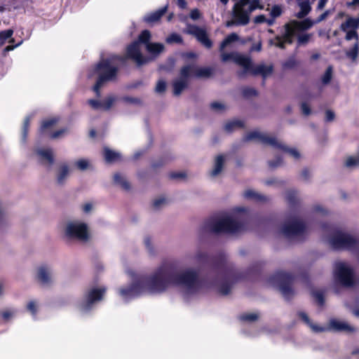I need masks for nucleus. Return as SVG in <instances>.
Instances as JSON below:
<instances>
[{
  "label": "nucleus",
  "instance_id": "473e14b6",
  "mask_svg": "<svg viewBox=\"0 0 359 359\" xmlns=\"http://www.w3.org/2000/svg\"><path fill=\"white\" fill-rule=\"evenodd\" d=\"M286 201L291 208H295L299 205L297 192L294 190H289L286 193Z\"/></svg>",
  "mask_w": 359,
  "mask_h": 359
},
{
  "label": "nucleus",
  "instance_id": "6e6552de",
  "mask_svg": "<svg viewBox=\"0 0 359 359\" xmlns=\"http://www.w3.org/2000/svg\"><path fill=\"white\" fill-rule=\"evenodd\" d=\"M243 141L245 142L250 141L259 142L264 145H270L273 148L287 152L296 159H298L300 157V154L297 149L289 148L279 142L276 137L267 136L257 130H253L248 133L243 137Z\"/></svg>",
  "mask_w": 359,
  "mask_h": 359
},
{
  "label": "nucleus",
  "instance_id": "8fccbe9b",
  "mask_svg": "<svg viewBox=\"0 0 359 359\" xmlns=\"http://www.w3.org/2000/svg\"><path fill=\"white\" fill-rule=\"evenodd\" d=\"M297 65V62L294 58H290L283 63V68L284 69H292Z\"/></svg>",
  "mask_w": 359,
  "mask_h": 359
},
{
  "label": "nucleus",
  "instance_id": "9b49d317",
  "mask_svg": "<svg viewBox=\"0 0 359 359\" xmlns=\"http://www.w3.org/2000/svg\"><path fill=\"white\" fill-rule=\"evenodd\" d=\"M334 278L337 282L345 287L353 286L355 283L353 270L344 263L337 264L334 270Z\"/></svg>",
  "mask_w": 359,
  "mask_h": 359
},
{
  "label": "nucleus",
  "instance_id": "e2e57ef3",
  "mask_svg": "<svg viewBox=\"0 0 359 359\" xmlns=\"http://www.w3.org/2000/svg\"><path fill=\"white\" fill-rule=\"evenodd\" d=\"M301 109L302 114L305 116H309L311 113V109L310 106L306 102H302L301 104Z\"/></svg>",
  "mask_w": 359,
  "mask_h": 359
},
{
  "label": "nucleus",
  "instance_id": "1a4fd4ad",
  "mask_svg": "<svg viewBox=\"0 0 359 359\" xmlns=\"http://www.w3.org/2000/svg\"><path fill=\"white\" fill-rule=\"evenodd\" d=\"M330 242L336 250H354L359 245V240L352 236L337 231L331 236Z\"/></svg>",
  "mask_w": 359,
  "mask_h": 359
},
{
  "label": "nucleus",
  "instance_id": "a18cd8bd",
  "mask_svg": "<svg viewBox=\"0 0 359 359\" xmlns=\"http://www.w3.org/2000/svg\"><path fill=\"white\" fill-rule=\"evenodd\" d=\"M297 315L299 317V318L305 323L307 325H309V327H312L313 330H320V328L316 327L315 325H313L312 324V322L311 320H310L309 317L308 316V315L304 312V311H299L297 313Z\"/></svg>",
  "mask_w": 359,
  "mask_h": 359
},
{
  "label": "nucleus",
  "instance_id": "4468645a",
  "mask_svg": "<svg viewBox=\"0 0 359 359\" xmlns=\"http://www.w3.org/2000/svg\"><path fill=\"white\" fill-rule=\"evenodd\" d=\"M191 67L182 66L180 70L179 79L172 82L173 94L175 96L180 95L182 91L188 88Z\"/></svg>",
  "mask_w": 359,
  "mask_h": 359
},
{
  "label": "nucleus",
  "instance_id": "4be33fe9",
  "mask_svg": "<svg viewBox=\"0 0 359 359\" xmlns=\"http://www.w3.org/2000/svg\"><path fill=\"white\" fill-rule=\"evenodd\" d=\"M191 67L189 77L209 78L212 74V69L210 67H198L195 65H187Z\"/></svg>",
  "mask_w": 359,
  "mask_h": 359
},
{
  "label": "nucleus",
  "instance_id": "aec40b11",
  "mask_svg": "<svg viewBox=\"0 0 359 359\" xmlns=\"http://www.w3.org/2000/svg\"><path fill=\"white\" fill-rule=\"evenodd\" d=\"M189 33L194 35L205 47L210 48L212 46V42L205 29L198 26H193Z\"/></svg>",
  "mask_w": 359,
  "mask_h": 359
},
{
  "label": "nucleus",
  "instance_id": "37998d69",
  "mask_svg": "<svg viewBox=\"0 0 359 359\" xmlns=\"http://www.w3.org/2000/svg\"><path fill=\"white\" fill-rule=\"evenodd\" d=\"M332 72H333L332 67L329 66L326 69L325 73L323 74V75L321 77V82L323 85H325V86L328 85L331 82L332 79Z\"/></svg>",
  "mask_w": 359,
  "mask_h": 359
},
{
  "label": "nucleus",
  "instance_id": "2eb2a0df",
  "mask_svg": "<svg viewBox=\"0 0 359 359\" xmlns=\"http://www.w3.org/2000/svg\"><path fill=\"white\" fill-rule=\"evenodd\" d=\"M305 230L306 225L302 221L293 219L292 221L287 222L283 224L281 229V232L287 238H291L303 234Z\"/></svg>",
  "mask_w": 359,
  "mask_h": 359
},
{
  "label": "nucleus",
  "instance_id": "412c9836",
  "mask_svg": "<svg viewBox=\"0 0 359 359\" xmlns=\"http://www.w3.org/2000/svg\"><path fill=\"white\" fill-rule=\"evenodd\" d=\"M235 62L244 69L243 71L238 72L237 74L239 78L243 77L248 72H251L253 65L250 57L237 53L235 57Z\"/></svg>",
  "mask_w": 359,
  "mask_h": 359
},
{
  "label": "nucleus",
  "instance_id": "79ce46f5",
  "mask_svg": "<svg viewBox=\"0 0 359 359\" xmlns=\"http://www.w3.org/2000/svg\"><path fill=\"white\" fill-rule=\"evenodd\" d=\"M359 53V44L358 42H355L353 46L350 48L348 51H346V56L350 58L351 60L355 61Z\"/></svg>",
  "mask_w": 359,
  "mask_h": 359
},
{
  "label": "nucleus",
  "instance_id": "c03bdc74",
  "mask_svg": "<svg viewBox=\"0 0 359 359\" xmlns=\"http://www.w3.org/2000/svg\"><path fill=\"white\" fill-rule=\"evenodd\" d=\"M259 318V315L254 313H245L239 316V319L243 322H255Z\"/></svg>",
  "mask_w": 359,
  "mask_h": 359
},
{
  "label": "nucleus",
  "instance_id": "f03ea898",
  "mask_svg": "<svg viewBox=\"0 0 359 359\" xmlns=\"http://www.w3.org/2000/svg\"><path fill=\"white\" fill-rule=\"evenodd\" d=\"M158 283L156 289L165 292L170 285H182L191 292H196L200 286L198 273L192 269L182 273L176 262H165L156 269Z\"/></svg>",
  "mask_w": 359,
  "mask_h": 359
},
{
  "label": "nucleus",
  "instance_id": "4c0bfd02",
  "mask_svg": "<svg viewBox=\"0 0 359 359\" xmlns=\"http://www.w3.org/2000/svg\"><path fill=\"white\" fill-rule=\"evenodd\" d=\"M238 40V36L236 33L229 34L220 43L219 50L222 52L223 50L229 45L231 43Z\"/></svg>",
  "mask_w": 359,
  "mask_h": 359
},
{
  "label": "nucleus",
  "instance_id": "6e6d98bb",
  "mask_svg": "<svg viewBox=\"0 0 359 359\" xmlns=\"http://www.w3.org/2000/svg\"><path fill=\"white\" fill-rule=\"evenodd\" d=\"M187 175L184 172H171L169 173V178L171 180L185 179Z\"/></svg>",
  "mask_w": 359,
  "mask_h": 359
},
{
  "label": "nucleus",
  "instance_id": "4d7b16f0",
  "mask_svg": "<svg viewBox=\"0 0 359 359\" xmlns=\"http://www.w3.org/2000/svg\"><path fill=\"white\" fill-rule=\"evenodd\" d=\"M23 41L21 40L20 41H19L18 43L16 44H11V45H8L7 46H6L4 49H3V52H2V55L4 56H6L7 53L9 52V51H11V50H13L15 48L18 47L19 46H20L22 43Z\"/></svg>",
  "mask_w": 359,
  "mask_h": 359
},
{
  "label": "nucleus",
  "instance_id": "bf43d9fd",
  "mask_svg": "<svg viewBox=\"0 0 359 359\" xmlns=\"http://www.w3.org/2000/svg\"><path fill=\"white\" fill-rule=\"evenodd\" d=\"M166 90V83L163 80L158 81L156 86V92L158 93H164Z\"/></svg>",
  "mask_w": 359,
  "mask_h": 359
},
{
  "label": "nucleus",
  "instance_id": "2f4dec72",
  "mask_svg": "<svg viewBox=\"0 0 359 359\" xmlns=\"http://www.w3.org/2000/svg\"><path fill=\"white\" fill-rule=\"evenodd\" d=\"M311 295L313 297L315 303L318 306H323L325 302V295L323 292L318 290H312L311 291Z\"/></svg>",
  "mask_w": 359,
  "mask_h": 359
},
{
  "label": "nucleus",
  "instance_id": "a211bd4d",
  "mask_svg": "<svg viewBox=\"0 0 359 359\" xmlns=\"http://www.w3.org/2000/svg\"><path fill=\"white\" fill-rule=\"evenodd\" d=\"M60 118L54 116L45 118L41 121L40 127L38 129V135L40 138L48 137L50 139L53 130L55 125L59 122Z\"/></svg>",
  "mask_w": 359,
  "mask_h": 359
},
{
  "label": "nucleus",
  "instance_id": "13d9d810",
  "mask_svg": "<svg viewBox=\"0 0 359 359\" xmlns=\"http://www.w3.org/2000/svg\"><path fill=\"white\" fill-rule=\"evenodd\" d=\"M236 55H237V53H223L221 55L222 60L223 62H227L229 60H233V62H235V57H236Z\"/></svg>",
  "mask_w": 359,
  "mask_h": 359
},
{
  "label": "nucleus",
  "instance_id": "0eeeda50",
  "mask_svg": "<svg viewBox=\"0 0 359 359\" xmlns=\"http://www.w3.org/2000/svg\"><path fill=\"white\" fill-rule=\"evenodd\" d=\"M294 278V276L291 273L278 271L269 277V282L277 287L285 300L290 301L294 295L292 287Z\"/></svg>",
  "mask_w": 359,
  "mask_h": 359
},
{
  "label": "nucleus",
  "instance_id": "a19ab883",
  "mask_svg": "<svg viewBox=\"0 0 359 359\" xmlns=\"http://www.w3.org/2000/svg\"><path fill=\"white\" fill-rule=\"evenodd\" d=\"M172 158L168 156H163L151 163V167L154 170L163 167L167 162Z\"/></svg>",
  "mask_w": 359,
  "mask_h": 359
},
{
  "label": "nucleus",
  "instance_id": "774afa93",
  "mask_svg": "<svg viewBox=\"0 0 359 359\" xmlns=\"http://www.w3.org/2000/svg\"><path fill=\"white\" fill-rule=\"evenodd\" d=\"M335 118V114L334 111L332 110L327 109L325 111V121L326 122H331Z\"/></svg>",
  "mask_w": 359,
  "mask_h": 359
},
{
  "label": "nucleus",
  "instance_id": "c756f323",
  "mask_svg": "<svg viewBox=\"0 0 359 359\" xmlns=\"http://www.w3.org/2000/svg\"><path fill=\"white\" fill-rule=\"evenodd\" d=\"M224 157L222 155H218L216 157L215 163V168L211 172V176L215 177L217 175H219L224 167Z\"/></svg>",
  "mask_w": 359,
  "mask_h": 359
},
{
  "label": "nucleus",
  "instance_id": "f3484780",
  "mask_svg": "<svg viewBox=\"0 0 359 359\" xmlns=\"http://www.w3.org/2000/svg\"><path fill=\"white\" fill-rule=\"evenodd\" d=\"M236 6L248 18L257 9L263 10L264 8L262 0H239L236 3Z\"/></svg>",
  "mask_w": 359,
  "mask_h": 359
},
{
  "label": "nucleus",
  "instance_id": "dca6fc26",
  "mask_svg": "<svg viewBox=\"0 0 359 359\" xmlns=\"http://www.w3.org/2000/svg\"><path fill=\"white\" fill-rule=\"evenodd\" d=\"M359 27V18H355L349 17L346 20L341 23L340 29L341 31L346 32L345 39L351 41L353 39L358 42L359 39L358 34L356 29Z\"/></svg>",
  "mask_w": 359,
  "mask_h": 359
},
{
  "label": "nucleus",
  "instance_id": "c85d7f7f",
  "mask_svg": "<svg viewBox=\"0 0 359 359\" xmlns=\"http://www.w3.org/2000/svg\"><path fill=\"white\" fill-rule=\"evenodd\" d=\"M13 34V30L12 29H8L0 32V46H3L7 40L8 43H13L15 39L12 38Z\"/></svg>",
  "mask_w": 359,
  "mask_h": 359
},
{
  "label": "nucleus",
  "instance_id": "e433bc0d",
  "mask_svg": "<svg viewBox=\"0 0 359 359\" xmlns=\"http://www.w3.org/2000/svg\"><path fill=\"white\" fill-rule=\"evenodd\" d=\"M69 175V167L67 165L64 164L60 167V172L57 177V182L59 184H63L65 179Z\"/></svg>",
  "mask_w": 359,
  "mask_h": 359
},
{
  "label": "nucleus",
  "instance_id": "680f3d73",
  "mask_svg": "<svg viewBox=\"0 0 359 359\" xmlns=\"http://www.w3.org/2000/svg\"><path fill=\"white\" fill-rule=\"evenodd\" d=\"M67 132V128H62L55 131H53V133L51 134L50 139L55 140L60 137L63 134H65Z\"/></svg>",
  "mask_w": 359,
  "mask_h": 359
},
{
  "label": "nucleus",
  "instance_id": "20e7f679",
  "mask_svg": "<svg viewBox=\"0 0 359 359\" xmlns=\"http://www.w3.org/2000/svg\"><path fill=\"white\" fill-rule=\"evenodd\" d=\"M116 60L114 55L111 57L102 58L94 67V73L97 75V81L93 86V91L97 96L100 95V88L108 82L116 79L118 68L112 65V61Z\"/></svg>",
  "mask_w": 359,
  "mask_h": 359
},
{
  "label": "nucleus",
  "instance_id": "49530a36",
  "mask_svg": "<svg viewBox=\"0 0 359 359\" xmlns=\"http://www.w3.org/2000/svg\"><path fill=\"white\" fill-rule=\"evenodd\" d=\"M165 41L168 43H176L181 44L183 43V39L179 34L172 33L166 38Z\"/></svg>",
  "mask_w": 359,
  "mask_h": 359
},
{
  "label": "nucleus",
  "instance_id": "7ed1b4c3",
  "mask_svg": "<svg viewBox=\"0 0 359 359\" xmlns=\"http://www.w3.org/2000/svg\"><path fill=\"white\" fill-rule=\"evenodd\" d=\"M156 270L149 276H141L130 285L120 289V294L125 297H135L143 293H161L156 289L158 283Z\"/></svg>",
  "mask_w": 359,
  "mask_h": 359
},
{
  "label": "nucleus",
  "instance_id": "338daca9",
  "mask_svg": "<svg viewBox=\"0 0 359 359\" xmlns=\"http://www.w3.org/2000/svg\"><path fill=\"white\" fill-rule=\"evenodd\" d=\"M88 104L95 109H102V101L89 100Z\"/></svg>",
  "mask_w": 359,
  "mask_h": 359
},
{
  "label": "nucleus",
  "instance_id": "de8ad7c7",
  "mask_svg": "<svg viewBox=\"0 0 359 359\" xmlns=\"http://www.w3.org/2000/svg\"><path fill=\"white\" fill-rule=\"evenodd\" d=\"M29 126H30V117L27 116L23 121V125H22V139L24 141H25L27 139Z\"/></svg>",
  "mask_w": 359,
  "mask_h": 359
},
{
  "label": "nucleus",
  "instance_id": "3c124183",
  "mask_svg": "<svg viewBox=\"0 0 359 359\" xmlns=\"http://www.w3.org/2000/svg\"><path fill=\"white\" fill-rule=\"evenodd\" d=\"M311 36V34H303L298 35V36H297L298 45L299 46L306 45L309 41Z\"/></svg>",
  "mask_w": 359,
  "mask_h": 359
},
{
  "label": "nucleus",
  "instance_id": "052dcab7",
  "mask_svg": "<svg viewBox=\"0 0 359 359\" xmlns=\"http://www.w3.org/2000/svg\"><path fill=\"white\" fill-rule=\"evenodd\" d=\"M76 165L79 170H84L88 167V162L86 160L80 159L76 162Z\"/></svg>",
  "mask_w": 359,
  "mask_h": 359
},
{
  "label": "nucleus",
  "instance_id": "6ab92c4d",
  "mask_svg": "<svg viewBox=\"0 0 359 359\" xmlns=\"http://www.w3.org/2000/svg\"><path fill=\"white\" fill-rule=\"evenodd\" d=\"M232 16L233 19L226 22V26L228 27L234 25H246L250 22V18H248L246 14L241 12L239 8L236 7V4L233 7Z\"/></svg>",
  "mask_w": 359,
  "mask_h": 359
},
{
  "label": "nucleus",
  "instance_id": "393cba45",
  "mask_svg": "<svg viewBox=\"0 0 359 359\" xmlns=\"http://www.w3.org/2000/svg\"><path fill=\"white\" fill-rule=\"evenodd\" d=\"M330 327L337 332H345L352 333L355 332V328L348 323L337 320H332L330 323Z\"/></svg>",
  "mask_w": 359,
  "mask_h": 359
},
{
  "label": "nucleus",
  "instance_id": "c9c22d12",
  "mask_svg": "<svg viewBox=\"0 0 359 359\" xmlns=\"http://www.w3.org/2000/svg\"><path fill=\"white\" fill-rule=\"evenodd\" d=\"M244 123L240 120H233L229 122H227L224 126V129L226 131L231 133L235 128H244Z\"/></svg>",
  "mask_w": 359,
  "mask_h": 359
},
{
  "label": "nucleus",
  "instance_id": "09e8293b",
  "mask_svg": "<svg viewBox=\"0 0 359 359\" xmlns=\"http://www.w3.org/2000/svg\"><path fill=\"white\" fill-rule=\"evenodd\" d=\"M359 165V157L348 156L346 161L345 166L351 168Z\"/></svg>",
  "mask_w": 359,
  "mask_h": 359
},
{
  "label": "nucleus",
  "instance_id": "f257e3e1",
  "mask_svg": "<svg viewBox=\"0 0 359 359\" xmlns=\"http://www.w3.org/2000/svg\"><path fill=\"white\" fill-rule=\"evenodd\" d=\"M195 259L200 264L210 266L224 276L225 281L219 288V292L222 295L229 294L233 284L238 281L256 278L259 276L263 266V263L258 262L254 263L245 271H239L228 261L227 256L223 252L210 256L206 252H198L195 256Z\"/></svg>",
  "mask_w": 359,
  "mask_h": 359
},
{
  "label": "nucleus",
  "instance_id": "5fc2aeb1",
  "mask_svg": "<svg viewBox=\"0 0 359 359\" xmlns=\"http://www.w3.org/2000/svg\"><path fill=\"white\" fill-rule=\"evenodd\" d=\"M283 13L282 8L279 5H274L271 11V16L275 19L281 15Z\"/></svg>",
  "mask_w": 359,
  "mask_h": 359
},
{
  "label": "nucleus",
  "instance_id": "0e129e2a",
  "mask_svg": "<svg viewBox=\"0 0 359 359\" xmlns=\"http://www.w3.org/2000/svg\"><path fill=\"white\" fill-rule=\"evenodd\" d=\"M27 310L31 312V313L35 316L36 315L37 309L36 305L34 301H30L27 304Z\"/></svg>",
  "mask_w": 359,
  "mask_h": 359
},
{
  "label": "nucleus",
  "instance_id": "39448f33",
  "mask_svg": "<svg viewBox=\"0 0 359 359\" xmlns=\"http://www.w3.org/2000/svg\"><path fill=\"white\" fill-rule=\"evenodd\" d=\"M313 25V22L309 19H304L302 21L292 20L284 25L285 32L283 35H277L275 36L274 40L276 41L273 43V40H270V44L273 45L280 49H285L286 44H292L294 41V38L296 36L297 31H304L311 28Z\"/></svg>",
  "mask_w": 359,
  "mask_h": 359
},
{
  "label": "nucleus",
  "instance_id": "cd10ccee",
  "mask_svg": "<svg viewBox=\"0 0 359 359\" xmlns=\"http://www.w3.org/2000/svg\"><path fill=\"white\" fill-rule=\"evenodd\" d=\"M147 50L153 55H158L164 50V45L161 43H149L146 46Z\"/></svg>",
  "mask_w": 359,
  "mask_h": 359
},
{
  "label": "nucleus",
  "instance_id": "69168bd1",
  "mask_svg": "<svg viewBox=\"0 0 359 359\" xmlns=\"http://www.w3.org/2000/svg\"><path fill=\"white\" fill-rule=\"evenodd\" d=\"M210 107L212 110L215 111H222L225 109V106L223 104L219 103L218 102H212L210 104Z\"/></svg>",
  "mask_w": 359,
  "mask_h": 359
},
{
  "label": "nucleus",
  "instance_id": "7c9ffc66",
  "mask_svg": "<svg viewBox=\"0 0 359 359\" xmlns=\"http://www.w3.org/2000/svg\"><path fill=\"white\" fill-rule=\"evenodd\" d=\"M245 198L248 199H252L257 202H265L268 201V198L266 196L262 195L260 194H258L252 190H247L244 193Z\"/></svg>",
  "mask_w": 359,
  "mask_h": 359
},
{
  "label": "nucleus",
  "instance_id": "b1692460",
  "mask_svg": "<svg viewBox=\"0 0 359 359\" xmlns=\"http://www.w3.org/2000/svg\"><path fill=\"white\" fill-rule=\"evenodd\" d=\"M273 72V66L272 65H258L257 66H254L250 72L251 74L254 76L261 75L264 79L263 84H264V79L269 75H271Z\"/></svg>",
  "mask_w": 359,
  "mask_h": 359
},
{
  "label": "nucleus",
  "instance_id": "bb28decb",
  "mask_svg": "<svg viewBox=\"0 0 359 359\" xmlns=\"http://www.w3.org/2000/svg\"><path fill=\"white\" fill-rule=\"evenodd\" d=\"M37 279L43 285H47L50 283V278L48 271V269L45 266H41L38 269Z\"/></svg>",
  "mask_w": 359,
  "mask_h": 359
},
{
  "label": "nucleus",
  "instance_id": "9d476101",
  "mask_svg": "<svg viewBox=\"0 0 359 359\" xmlns=\"http://www.w3.org/2000/svg\"><path fill=\"white\" fill-rule=\"evenodd\" d=\"M114 58L120 62H125L126 59H130L135 62L137 66L141 67L149 62V58L144 57L140 50L139 42H132L126 48L125 57L114 55Z\"/></svg>",
  "mask_w": 359,
  "mask_h": 359
},
{
  "label": "nucleus",
  "instance_id": "a878e982",
  "mask_svg": "<svg viewBox=\"0 0 359 359\" xmlns=\"http://www.w3.org/2000/svg\"><path fill=\"white\" fill-rule=\"evenodd\" d=\"M103 156L104 161L107 163H113L121 159V156L118 152L113 151L107 147L103 149Z\"/></svg>",
  "mask_w": 359,
  "mask_h": 359
},
{
  "label": "nucleus",
  "instance_id": "ddd939ff",
  "mask_svg": "<svg viewBox=\"0 0 359 359\" xmlns=\"http://www.w3.org/2000/svg\"><path fill=\"white\" fill-rule=\"evenodd\" d=\"M66 235L70 238L86 241L89 238L88 226L85 223H69L66 228Z\"/></svg>",
  "mask_w": 359,
  "mask_h": 359
},
{
  "label": "nucleus",
  "instance_id": "864d4df0",
  "mask_svg": "<svg viewBox=\"0 0 359 359\" xmlns=\"http://www.w3.org/2000/svg\"><path fill=\"white\" fill-rule=\"evenodd\" d=\"M114 102V98L111 97H107L105 100L102 101V109L104 110H109Z\"/></svg>",
  "mask_w": 359,
  "mask_h": 359
},
{
  "label": "nucleus",
  "instance_id": "ea45409f",
  "mask_svg": "<svg viewBox=\"0 0 359 359\" xmlns=\"http://www.w3.org/2000/svg\"><path fill=\"white\" fill-rule=\"evenodd\" d=\"M151 36V32L148 29H144L141 32L138 36L137 40L135 41V42H139V44H145L147 46V44L150 43Z\"/></svg>",
  "mask_w": 359,
  "mask_h": 359
},
{
  "label": "nucleus",
  "instance_id": "423d86ee",
  "mask_svg": "<svg viewBox=\"0 0 359 359\" xmlns=\"http://www.w3.org/2000/svg\"><path fill=\"white\" fill-rule=\"evenodd\" d=\"M205 229L215 234L235 233L238 232L242 225L230 217L221 219L211 217L205 222Z\"/></svg>",
  "mask_w": 359,
  "mask_h": 359
},
{
  "label": "nucleus",
  "instance_id": "f704fd0d",
  "mask_svg": "<svg viewBox=\"0 0 359 359\" xmlns=\"http://www.w3.org/2000/svg\"><path fill=\"white\" fill-rule=\"evenodd\" d=\"M114 182L115 184L120 185L121 188L126 191L130 189V183L118 172L114 174Z\"/></svg>",
  "mask_w": 359,
  "mask_h": 359
},
{
  "label": "nucleus",
  "instance_id": "603ef678",
  "mask_svg": "<svg viewBox=\"0 0 359 359\" xmlns=\"http://www.w3.org/2000/svg\"><path fill=\"white\" fill-rule=\"evenodd\" d=\"M257 95H258L257 91L253 88L247 87V88H245L243 89V95L245 97L248 98V97L257 96Z\"/></svg>",
  "mask_w": 359,
  "mask_h": 359
},
{
  "label": "nucleus",
  "instance_id": "72a5a7b5",
  "mask_svg": "<svg viewBox=\"0 0 359 359\" xmlns=\"http://www.w3.org/2000/svg\"><path fill=\"white\" fill-rule=\"evenodd\" d=\"M37 154L41 158V160H46L50 165L54 163L53 154L51 149H39Z\"/></svg>",
  "mask_w": 359,
  "mask_h": 359
},
{
  "label": "nucleus",
  "instance_id": "f8f14e48",
  "mask_svg": "<svg viewBox=\"0 0 359 359\" xmlns=\"http://www.w3.org/2000/svg\"><path fill=\"white\" fill-rule=\"evenodd\" d=\"M105 292V287L90 289L85 295V301L80 305L81 310L85 312L90 311L95 302L102 299Z\"/></svg>",
  "mask_w": 359,
  "mask_h": 359
},
{
  "label": "nucleus",
  "instance_id": "5701e85b",
  "mask_svg": "<svg viewBox=\"0 0 359 359\" xmlns=\"http://www.w3.org/2000/svg\"><path fill=\"white\" fill-rule=\"evenodd\" d=\"M168 5L159 8L157 11L147 13L144 15L143 20L149 25H154L158 22L163 15H164L168 11Z\"/></svg>",
  "mask_w": 359,
  "mask_h": 359
},
{
  "label": "nucleus",
  "instance_id": "58836bf2",
  "mask_svg": "<svg viewBox=\"0 0 359 359\" xmlns=\"http://www.w3.org/2000/svg\"><path fill=\"white\" fill-rule=\"evenodd\" d=\"M301 11L297 13L296 16L298 18H303L307 15L311 10V7L309 1H303L299 4Z\"/></svg>",
  "mask_w": 359,
  "mask_h": 359
}]
</instances>
